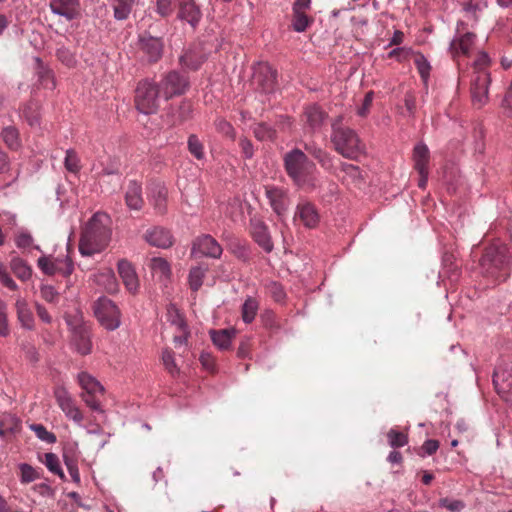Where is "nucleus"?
<instances>
[{
    "label": "nucleus",
    "instance_id": "obj_46",
    "mask_svg": "<svg viewBox=\"0 0 512 512\" xmlns=\"http://www.w3.org/2000/svg\"><path fill=\"white\" fill-rule=\"evenodd\" d=\"M254 136L261 140H274L276 138V131L266 123H259L254 128Z\"/></svg>",
    "mask_w": 512,
    "mask_h": 512
},
{
    "label": "nucleus",
    "instance_id": "obj_44",
    "mask_svg": "<svg viewBox=\"0 0 512 512\" xmlns=\"http://www.w3.org/2000/svg\"><path fill=\"white\" fill-rule=\"evenodd\" d=\"M44 463L51 473L58 475L62 480H66L65 474L60 465L59 458L56 454L51 452L46 453Z\"/></svg>",
    "mask_w": 512,
    "mask_h": 512
},
{
    "label": "nucleus",
    "instance_id": "obj_50",
    "mask_svg": "<svg viewBox=\"0 0 512 512\" xmlns=\"http://www.w3.org/2000/svg\"><path fill=\"white\" fill-rule=\"evenodd\" d=\"M387 438L389 445L392 448H400L405 446L408 443V436L402 432H399L395 429L389 430L387 433Z\"/></svg>",
    "mask_w": 512,
    "mask_h": 512
},
{
    "label": "nucleus",
    "instance_id": "obj_49",
    "mask_svg": "<svg viewBox=\"0 0 512 512\" xmlns=\"http://www.w3.org/2000/svg\"><path fill=\"white\" fill-rule=\"evenodd\" d=\"M188 150L198 160H202L205 156L203 143L194 134L188 138Z\"/></svg>",
    "mask_w": 512,
    "mask_h": 512
},
{
    "label": "nucleus",
    "instance_id": "obj_2",
    "mask_svg": "<svg viewBox=\"0 0 512 512\" xmlns=\"http://www.w3.org/2000/svg\"><path fill=\"white\" fill-rule=\"evenodd\" d=\"M342 116L331 123V143L334 150L350 160H357L366 153V145L355 130L342 125Z\"/></svg>",
    "mask_w": 512,
    "mask_h": 512
},
{
    "label": "nucleus",
    "instance_id": "obj_57",
    "mask_svg": "<svg viewBox=\"0 0 512 512\" xmlns=\"http://www.w3.org/2000/svg\"><path fill=\"white\" fill-rule=\"evenodd\" d=\"M489 57L486 53H479L476 60L473 63L474 72L473 75H476L480 71H487V67L489 65Z\"/></svg>",
    "mask_w": 512,
    "mask_h": 512
},
{
    "label": "nucleus",
    "instance_id": "obj_21",
    "mask_svg": "<svg viewBox=\"0 0 512 512\" xmlns=\"http://www.w3.org/2000/svg\"><path fill=\"white\" fill-rule=\"evenodd\" d=\"M148 199L157 213H164L167 208V188L160 182H152L147 188Z\"/></svg>",
    "mask_w": 512,
    "mask_h": 512
},
{
    "label": "nucleus",
    "instance_id": "obj_9",
    "mask_svg": "<svg viewBox=\"0 0 512 512\" xmlns=\"http://www.w3.org/2000/svg\"><path fill=\"white\" fill-rule=\"evenodd\" d=\"M38 266L46 275L59 274L63 277H69L73 270L74 264L69 256L61 257H47L42 256L38 259Z\"/></svg>",
    "mask_w": 512,
    "mask_h": 512
},
{
    "label": "nucleus",
    "instance_id": "obj_27",
    "mask_svg": "<svg viewBox=\"0 0 512 512\" xmlns=\"http://www.w3.org/2000/svg\"><path fill=\"white\" fill-rule=\"evenodd\" d=\"M192 112V105L189 101H182L178 107H170L167 113V122L171 126H177L185 122Z\"/></svg>",
    "mask_w": 512,
    "mask_h": 512
},
{
    "label": "nucleus",
    "instance_id": "obj_35",
    "mask_svg": "<svg viewBox=\"0 0 512 512\" xmlns=\"http://www.w3.org/2000/svg\"><path fill=\"white\" fill-rule=\"evenodd\" d=\"M209 270V266L207 264H199L197 266L191 267L189 271V286L191 290L198 291L203 284V279L206 276V273Z\"/></svg>",
    "mask_w": 512,
    "mask_h": 512
},
{
    "label": "nucleus",
    "instance_id": "obj_63",
    "mask_svg": "<svg viewBox=\"0 0 512 512\" xmlns=\"http://www.w3.org/2000/svg\"><path fill=\"white\" fill-rule=\"evenodd\" d=\"M0 281L1 283L11 290L17 289V284L15 281L9 276L6 269L0 264Z\"/></svg>",
    "mask_w": 512,
    "mask_h": 512
},
{
    "label": "nucleus",
    "instance_id": "obj_34",
    "mask_svg": "<svg viewBox=\"0 0 512 512\" xmlns=\"http://www.w3.org/2000/svg\"><path fill=\"white\" fill-rule=\"evenodd\" d=\"M17 317L21 325L26 329H32L34 326V317L24 299H17L16 301Z\"/></svg>",
    "mask_w": 512,
    "mask_h": 512
},
{
    "label": "nucleus",
    "instance_id": "obj_12",
    "mask_svg": "<svg viewBox=\"0 0 512 512\" xmlns=\"http://www.w3.org/2000/svg\"><path fill=\"white\" fill-rule=\"evenodd\" d=\"M222 248L218 242L210 235H202L196 238L191 248V257H210L220 258Z\"/></svg>",
    "mask_w": 512,
    "mask_h": 512
},
{
    "label": "nucleus",
    "instance_id": "obj_33",
    "mask_svg": "<svg viewBox=\"0 0 512 512\" xmlns=\"http://www.w3.org/2000/svg\"><path fill=\"white\" fill-rule=\"evenodd\" d=\"M341 171L344 173L342 178L343 182H346L347 184H352L355 187H361L364 179L362 172L358 166L348 163H342Z\"/></svg>",
    "mask_w": 512,
    "mask_h": 512
},
{
    "label": "nucleus",
    "instance_id": "obj_29",
    "mask_svg": "<svg viewBox=\"0 0 512 512\" xmlns=\"http://www.w3.org/2000/svg\"><path fill=\"white\" fill-rule=\"evenodd\" d=\"M205 55L199 48H191L180 57V64L189 70H198L205 62Z\"/></svg>",
    "mask_w": 512,
    "mask_h": 512
},
{
    "label": "nucleus",
    "instance_id": "obj_5",
    "mask_svg": "<svg viewBox=\"0 0 512 512\" xmlns=\"http://www.w3.org/2000/svg\"><path fill=\"white\" fill-rule=\"evenodd\" d=\"M108 237L101 226H84L79 241V251L83 256L101 252L107 245Z\"/></svg>",
    "mask_w": 512,
    "mask_h": 512
},
{
    "label": "nucleus",
    "instance_id": "obj_48",
    "mask_svg": "<svg viewBox=\"0 0 512 512\" xmlns=\"http://www.w3.org/2000/svg\"><path fill=\"white\" fill-rule=\"evenodd\" d=\"M64 166L67 171L77 174L80 169V159L77 155V153L73 149H69L66 151V156L64 160Z\"/></svg>",
    "mask_w": 512,
    "mask_h": 512
},
{
    "label": "nucleus",
    "instance_id": "obj_47",
    "mask_svg": "<svg viewBox=\"0 0 512 512\" xmlns=\"http://www.w3.org/2000/svg\"><path fill=\"white\" fill-rule=\"evenodd\" d=\"M2 137L6 145L11 149H18L20 146L19 133L15 127H6L2 131Z\"/></svg>",
    "mask_w": 512,
    "mask_h": 512
},
{
    "label": "nucleus",
    "instance_id": "obj_55",
    "mask_svg": "<svg viewBox=\"0 0 512 512\" xmlns=\"http://www.w3.org/2000/svg\"><path fill=\"white\" fill-rule=\"evenodd\" d=\"M439 506L446 508L451 512H460L464 508V503L460 500H450L448 498H441Z\"/></svg>",
    "mask_w": 512,
    "mask_h": 512
},
{
    "label": "nucleus",
    "instance_id": "obj_45",
    "mask_svg": "<svg viewBox=\"0 0 512 512\" xmlns=\"http://www.w3.org/2000/svg\"><path fill=\"white\" fill-rule=\"evenodd\" d=\"M162 363L167 370V372L171 376H176L179 374V368L175 362L174 359V353L172 350L166 348L162 351V357H161Z\"/></svg>",
    "mask_w": 512,
    "mask_h": 512
},
{
    "label": "nucleus",
    "instance_id": "obj_30",
    "mask_svg": "<svg viewBox=\"0 0 512 512\" xmlns=\"http://www.w3.org/2000/svg\"><path fill=\"white\" fill-rule=\"evenodd\" d=\"M21 421L12 414H3L0 417V436L6 438L19 433Z\"/></svg>",
    "mask_w": 512,
    "mask_h": 512
},
{
    "label": "nucleus",
    "instance_id": "obj_39",
    "mask_svg": "<svg viewBox=\"0 0 512 512\" xmlns=\"http://www.w3.org/2000/svg\"><path fill=\"white\" fill-rule=\"evenodd\" d=\"M10 267L15 276L22 281L28 280L32 275L31 268L19 257L12 258Z\"/></svg>",
    "mask_w": 512,
    "mask_h": 512
},
{
    "label": "nucleus",
    "instance_id": "obj_15",
    "mask_svg": "<svg viewBox=\"0 0 512 512\" xmlns=\"http://www.w3.org/2000/svg\"><path fill=\"white\" fill-rule=\"evenodd\" d=\"M71 330V341L77 352L81 355L90 354L92 350L90 328L84 323H76Z\"/></svg>",
    "mask_w": 512,
    "mask_h": 512
},
{
    "label": "nucleus",
    "instance_id": "obj_37",
    "mask_svg": "<svg viewBox=\"0 0 512 512\" xmlns=\"http://www.w3.org/2000/svg\"><path fill=\"white\" fill-rule=\"evenodd\" d=\"M21 117L27 121L30 126L38 125L40 120V106L38 102L31 100L26 103L21 110Z\"/></svg>",
    "mask_w": 512,
    "mask_h": 512
},
{
    "label": "nucleus",
    "instance_id": "obj_40",
    "mask_svg": "<svg viewBox=\"0 0 512 512\" xmlns=\"http://www.w3.org/2000/svg\"><path fill=\"white\" fill-rule=\"evenodd\" d=\"M149 267L152 272L159 274L165 279L171 276V266L169 262L162 257H153L150 259Z\"/></svg>",
    "mask_w": 512,
    "mask_h": 512
},
{
    "label": "nucleus",
    "instance_id": "obj_7",
    "mask_svg": "<svg viewBox=\"0 0 512 512\" xmlns=\"http://www.w3.org/2000/svg\"><path fill=\"white\" fill-rule=\"evenodd\" d=\"M94 315L107 330H115L120 326V310L107 297H100L93 305Z\"/></svg>",
    "mask_w": 512,
    "mask_h": 512
},
{
    "label": "nucleus",
    "instance_id": "obj_19",
    "mask_svg": "<svg viewBox=\"0 0 512 512\" xmlns=\"http://www.w3.org/2000/svg\"><path fill=\"white\" fill-rule=\"evenodd\" d=\"M151 246L166 249L172 246L173 236L165 226H151L143 235Z\"/></svg>",
    "mask_w": 512,
    "mask_h": 512
},
{
    "label": "nucleus",
    "instance_id": "obj_51",
    "mask_svg": "<svg viewBox=\"0 0 512 512\" xmlns=\"http://www.w3.org/2000/svg\"><path fill=\"white\" fill-rule=\"evenodd\" d=\"M31 430H33L36 436L49 444L56 442V436L54 433L49 432L42 424H32L30 426Z\"/></svg>",
    "mask_w": 512,
    "mask_h": 512
},
{
    "label": "nucleus",
    "instance_id": "obj_54",
    "mask_svg": "<svg viewBox=\"0 0 512 512\" xmlns=\"http://www.w3.org/2000/svg\"><path fill=\"white\" fill-rule=\"evenodd\" d=\"M267 290L275 301L282 302L285 299L286 294L280 283L270 282L267 285Z\"/></svg>",
    "mask_w": 512,
    "mask_h": 512
},
{
    "label": "nucleus",
    "instance_id": "obj_14",
    "mask_svg": "<svg viewBox=\"0 0 512 512\" xmlns=\"http://www.w3.org/2000/svg\"><path fill=\"white\" fill-rule=\"evenodd\" d=\"M265 195L273 211L278 216L284 215L290 203L287 190L274 185H267L265 186Z\"/></svg>",
    "mask_w": 512,
    "mask_h": 512
},
{
    "label": "nucleus",
    "instance_id": "obj_11",
    "mask_svg": "<svg viewBox=\"0 0 512 512\" xmlns=\"http://www.w3.org/2000/svg\"><path fill=\"white\" fill-rule=\"evenodd\" d=\"M490 82V74L487 71H480L472 76L470 91L473 105L477 108H481L487 103Z\"/></svg>",
    "mask_w": 512,
    "mask_h": 512
},
{
    "label": "nucleus",
    "instance_id": "obj_61",
    "mask_svg": "<svg viewBox=\"0 0 512 512\" xmlns=\"http://www.w3.org/2000/svg\"><path fill=\"white\" fill-rule=\"evenodd\" d=\"M438 448H439V441L434 440V439H428L423 443V445L421 447L422 453H420L419 455H421V456L433 455L434 453H436Z\"/></svg>",
    "mask_w": 512,
    "mask_h": 512
},
{
    "label": "nucleus",
    "instance_id": "obj_24",
    "mask_svg": "<svg viewBox=\"0 0 512 512\" xmlns=\"http://www.w3.org/2000/svg\"><path fill=\"white\" fill-rule=\"evenodd\" d=\"M294 221L302 224H316L320 221V215L313 203L303 200L296 206Z\"/></svg>",
    "mask_w": 512,
    "mask_h": 512
},
{
    "label": "nucleus",
    "instance_id": "obj_58",
    "mask_svg": "<svg viewBox=\"0 0 512 512\" xmlns=\"http://www.w3.org/2000/svg\"><path fill=\"white\" fill-rule=\"evenodd\" d=\"M216 128L220 133L224 134L225 136L231 139L235 138V129L225 119H218L216 121Z\"/></svg>",
    "mask_w": 512,
    "mask_h": 512
},
{
    "label": "nucleus",
    "instance_id": "obj_25",
    "mask_svg": "<svg viewBox=\"0 0 512 512\" xmlns=\"http://www.w3.org/2000/svg\"><path fill=\"white\" fill-rule=\"evenodd\" d=\"M178 17L195 27L201 19V11L195 0H177Z\"/></svg>",
    "mask_w": 512,
    "mask_h": 512
},
{
    "label": "nucleus",
    "instance_id": "obj_53",
    "mask_svg": "<svg viewBox=\"0 0 512 512\" xmlns=\"http://www.w3.org/2000/svg\"><path fill=\"white\" fill-rule=\"evenodd\" d=\"M414 63L417 67V70H418L421 78L423 79L424 82H426L429 77V74H430V69H431L430 64L428 63V61L422 54H418L415 57Z\"/></svg>",
    "mask_w": 512,
    "mask_h": 512
},
{
    "label": "nucleus",
    "instance_id": "obj_31",
    "mask_svg": "<svg viewBox=\"0 0 512 512\" xmlns=\"http://www.w3.org/2000/svg\"><path fill=\"white\" fill-rule=\"evenodd\" d=\"M255 242L267 253L272 252L273 242L267 226H252L250 231Z\"/></svg>",
    "mask_w": 512,
    "mask_h": 512
},
{
    "label": "nucleus",
    "instance_id": "obj_42",
    "mask_svg": "<svg viewBox=\"0 0 512 512\" xmlns=\"http://www.w3.org/2000/svg\"><path fill=\"white\" fill-rule=\"evenodd\" d=\"M313 23V18L306 12L293 11L292 27L296 32H304Z\"/></svg>",
    "mask_w": 512,
    "mask_h": 512
},
{
    "label": "nucleus",
    "instance_id": "obj_6",
    "mask_svg": "<svg viewBox=\"0 0 512 512\" xmlns=\"http://www.w3.org/2000/svg\"><path fill=\"white\" fill-rule=\"evenodd\" d=\"M156 84L165 100L185 94L190 86L188 77L177 71L164 74Z\"/></svg>",
    "mask_w": 512,
    "mask_h": 512
},
{
    "label": "nucleus",
    "instance_id": "obj_20",
    "mask_svg": "<svg viewBox=\"0 0 512 512\" xmlns=\"http://www.w3.org/2000/svg\"><path fill=\"white\" fill-rule=\"evenodd\" d=\"M476 35L471 32L458 33L450 43L449 51L453 59L463 55L469 56L474 48Z\"/></svg>",
    "mask_w": 512,
    "mask_h": 512
},
{
    "label": "nucleus",
    "instance_id": "obj_22",
    "mask_svg": "<svg viewBox=\"0 0 512 512\" xmlns=\"http://www.w3.org/2000/svg\"><path fill=\"white\" fill-rule=\"evenodd\" d=\"M117 269L125 287L132 293L139 288V279L133 264L127 259L118 261Z\"/></svg>",
    "mask_w": 512,
    "mask_h": 512
},
{
    "label": "nucleus",
    "instance_id": "obj_26",
    "mask_svg": "<svg viewBox=\"0 0 512 512\" xmlns=\"http://www.w3.org/2000/svg\"><path fill=\"white\" fill-rule=\"evenodd\" d=\"M412 160L417 172L429 171L430 150L426 144L419 142L414 146Z\"/></svg>",
    "mask_w": 512,
    "mask_h": 512
},
{
    "label": "nucleus",
    "instance_id": "obj_17",
    "mask_svg": "<svg viewBox=\"0 0 512 512\" xmlns=\"http://www.w3.org/2000/svg\"><path fill=\"white\" fill-rule=\"evenodd\" d=\"M328 118V113L318 104L306 105L301 115V121L312 131L321 128Z\"/></svg>",
    "mask_w": 512,
    "mask_h": 512
},
{
    "label": "nucleus",
    "instance_id": "obj_60",
    "mask_svg": "<svg viewBox=\"0 0 512 512\" xmlns=\"http://www.w3.org/2000/svg\"><path fill=\"white\" fill-rule=\"evenodd\" d=\"M6 304L0 300V336H7L9 328L7 324Z\"/></svg>",
    "mask_w": 512,
    "mask_h": 512
},
{
    "label": "nucleus",
    "instance_id": "obj_64",
    "mask_svg": "<svg viewBox=\"0 0 512 512\" xmlns=\"http://www.w3.org/2000/svg\"><path fill=\"white\" fill-rule=\"evenodd\" d=\"M40 292L42 298L48 302H54L58 298V292L52 286H42Z\"/></svg>",
    "mask_w": 512,
    "mask_h": 512
},
{
    "label": "nucleus",
    "instance_id": "obj_59",
    "mask_svg": "<svg viewBox=\"0 0 512 512\" xmlns=\"http://www.w3.org/2000/svg\"><path fill=\"white\" fill-rule=\"evenodd\" d=\"M98 393H82L81 398L94 411H102L100 401L97 399Z\"/></svg>",
    "mask_w": 512,
    "mask_h": 512
},
{
    "label": "nucleus",
    "instance_id": "obj_13",
    "mask_svg": "<svg viewBox=\"0 0 512 512\" xmlns=\"http://www.w3.org/2000/svg\"><path fill=\"white\" fill-rule=\"evenodd\" d=\"M493 385L496 392L505 400L512 393V366L509 364L499 365L493 373Z\"/></svg>",
    "mask_w": 512,
    "mask_h": 512
},
{
    "label": "nucleus",
    "instance_id": "obj_23",
    "mask_svg": "<svg viewBox=\"0 0 512 512\" xmlns=\"http://www.w3.org/2000/svg\"><path fill=\"white\" fill-rule=\"evenodd\" d=\"M303 148L324 170L328 172L334 171V157L329 152L318 146L315 142H306Z\"/></svg>",
    "mask_w": 512,
    "mask_h": 512
},
{
    "label": "nucleus",
    "instance_id": "obj_3",
    "mask_svg": "<svg viewBox=\"0 0 512 512\" xmlns=\"http://www.w3.org/2000/svg\"><path fill=\"white\" fill-rule=\"evenodd\" d=\"M480 266L486 276L505 280L511 272L512 250L506 244L493 243L485 249Z\"/></svg>",
    "mask_w": 512,
    "mask_h": 512
},
{
    "label": "nucleus",
    "instance_id": "obj_28",
    "mask_svg": "<svg viewBox=\"0 0 512 512\" xmlns=\"http://www.w3.org/2000/svg\"><path fill=\"white\" fill-rule=\"evenodd\" d=\"M125 201L130 209L140 210L142 208L144 200L142 198V188L138 182H129L125 193Z\"/></svg>",
    "mask_w": 512,
    "mask_h": 512
},
{
    "label": "nucleus",
    "instance_id": "obj_62",
    "mask_svg": "<svg viewBox=\"0 0 512 512\" xmlns=\"http://www.w3.org/2000/svg\"><path fill=\"white\" fill-rule=\"evenodd\" d=\"M372 101H373V92L370 91L365 95L362 105L357 110V114L360 117L367 116V114L369 113L370 107L372 105Z\"/></svg>",
    "mask_w": 512,
    "mask_h": 512
},
{
    "label": "nucleus",
    "instance_id": "obj_32",
    "mask_svg": "<svg viewBox=\"0 0 512 512\" xmlns=\"http://www.w3.org/2000/svg\"><path fill=\"white\" fill-rule=\"evenodd\" d=\"M236 332L234 329L211 330L210 335L212 342L220 350H228Z\"/></svg>",
    "mask_w": 512,
    "mask_h": 512
},
{
    "label": "nucleus",
    "instance_id": "obj_41",
    "mask_svg": "<svg viewBox=\"0 0 512 512\" xmlns=\"http://www.w3.org/2000/svg\"><path fill=\"white\" fill-rule=\"evenodd\" d=\"M259 304L253 297H248L242 305V319L245 323H251L257 314Z\"/></svg>",
    "mask_w": 512,
    "mask_h": 512
},
{
    "label": "nucleus",
    "instance_id": "obj_38",
    "mask_svg": "<svg viewBox=\"0 0 512 512\" xmlns=\"http://www.w3.org/2000/svg\"><path fill=\"white\" fill-rule=\"evenodd\" d=\"M79 384L84 390L83 393H99L103 394L104 387L91 375L82 372L78 375Z\"/></svg>",
    "mask_w": 512,
    "mask_h": 512
},
{
    "label": "nucleus",
    "instance_id": "obj_1",
    "mask_svg": "<svg viewBox=\"0 0 512 512\" xmlns=\"http://www.w3.org/2000/svg\"><path fill=\"white\" fill-rule=\"evenodd\" d=\"M283 165L293 184L305 191L317 187L316 164L300 148H293L283 156Z\"/></svg>",
    "mask_w": 512,
    "mask_h": 512
},
{
    "label": "nucleus",
    "instance_id": "obj_10",
    "mask_svg": "<svg viewBox=\"0 0 512 512\" xmlns=\"http://www.w3.org/2000/svg\"><path fill=\"white\" fill-rule=\"evenodd\" d=\"M253 70V82L263 92H272L277 83V71L267 62L257 63Z\"/></svg>",
    "mask_w": 512,
    "mask_h": 512
},
{
    "label": "nucleus",
    "instance_id": "obj_43",
    "mask_svg": "<svg viewBox=\"0 0 512 512\" xmlns=\"http://www.w3.org/2000/svg\"><path fill=\"white\" fill-rule=\"evenodd\" d=\"M56 57L62 64L69 68L74 67L77 63L75 53H73L66 46L59 43L56 50Z\"/></svg>",
    "mask_w": 512,
    "mask_h": 512
},
{
    "label": "nucleus",
    "instance_id": "obj_8",
    "mask_svg": "<svg viewBox=\"0 0 512 512\" xmlns=\"http://www.w3.org/2000/svg\"><path fill=\"white\" fill-rule=\"evenodd\" d=\"M164 44L161 38L142 33L138 38L137 52L140 58L148 63H156L163 54Z\"/></svg>",
    "mask_w": 512,
    "mask_h": 512
},
{
    "label": "nucleus",
    "instance_id": "obj_52",
    "mask_svg": "<svg viewBox=\"0 0 512 512\" xmlns=\"http://www.w3.org/2000/svg\"><path fill=\"white\" fill-rule=\"evenodd\" d=\"M19 469L21 472L22 483H30L39 478L37 471L27 463L20 464Z\"/></svg>",
    "mask_w": 512,
    "mask_h": 512
},
{
    "label": "nucleus",
    "instance_id": "obj_56",
    "mask_svg": "<svg viewBox=\"0 0 512 512\" xmlns=\"http://www.w3.org/2000/svg\"><path fill=\"white\" fill-rule=\"evenodd\" d=\"M156 12L162 17H168L173 12L172 0H156Z\"/></svg>",
    "mask_w": 512,
    "mask_h": 512
},
{
    "label": "nucleus",
    "instance_id": "obj_16",
    "mask_svg": "<svg viewBox=\"0 0 512 512\" xmlns=\"http://www.w3.org/2000/svg\"><path fill=\"white\" fill-rule=\"evenodd\" d=\"M56 401L65 415L76 423L83 420V415L75 406L73 399L64 387H56L54 390Z\"/></svg>",
    "mask_w": 512,
    "mask_h": 512
},
{
    "label": "nucleus",
    "instance_id": "obj_18",
    "mask_svg": "<svg viewBox=\"0 0 512 512\" xmlns=\"http://www.w3.org/2000/svg\"><path fill=\"white\" fill-rule=\"evenodd\" d=\"M50 9L68 21L81 17L80 0H50Z\"/></svg>",
    "mask_w": 512,
    "mask_h": 512
},
{
    "label": "nucleus",
    "instance_id": "obj_4",
    "mask_svg": "<svg viewBox=\"0 0 512 512\" xmlns=\"http://www.w3.org/2000/svg\"><path fill=\"white\" fill-rule=\"evenodd\" d=\"M161 96L156 83L142 80L135 90V105L138 111L144 114H153L159 108L158 97Z\"/></svg>",
    "mask_w": 512,
    "mask_h": 512
},
{
    "label": "nucleus",
    "instance_id": "obj_36",
    "mask_svg": "<svg viewBox=\"0 0 512 512\" xmlns=\"http://www.w3.org/2000/svg\"><path fill=\"white\" fill-rule=\"evenodd\" d=\"M110 5L114 11V17L117 20H126L132 8L136 2V0H109Z\"/></svg>",
    "mask_w": 512,
    "mask_h": 512
}]
</instances>
